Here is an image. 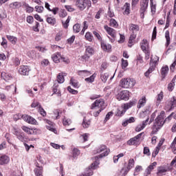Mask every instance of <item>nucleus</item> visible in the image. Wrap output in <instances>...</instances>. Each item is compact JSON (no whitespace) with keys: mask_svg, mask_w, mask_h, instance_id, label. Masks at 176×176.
Masks as SVG:
<instances>
[{"mask_svg":"<svg viewBox=\"0 0 176 176\" xmlns=\"http://www.w3.org/2000/svg\"><path fill=\"white\" fill-rule=\"evenodd\" d=\"M101 47L104 52H110L112 49V45L109 43H107L104 41L101 42Z\"/></svg>","mask_w":176,"mask_h":176,"instance_id":"nucleus-15","label":"nucleus"},{"mask_svg":"<svg viewBox=\"0 0 176 176\" xmlns=\"http://www.w3.org/2000/svg\"><path fill=\"white\" fill-rule=\"evenodd\" d=\"M134 122H135V119L134 118V117H131L129 119L126 120L122 123V126H124V127H126V126H127L129 123H134Z\"/></svg>","mask_w":176,"mask_h":176,"instance_id":"nucleus-34","label":"nucleus"},{"mask_svg":"<svg viewBox=\"0 0 176 176\" xmlns=\"http://www.w3.org/2000/svg\"><path fill=\"white\" fill-rule=\"evenodd\" d=\"M91 123V121L90 120H86V118H84L83 122H82V126L84 129H87Z\"/></svg>","mask_w":176,"mask_h":176,"instance_id":"nucleus-37","label":"nucleus"},{"mask_svg":"<svg viewBox=\"0 0 176 176\" xmlns=\"http://www.w3.org/2000/svg\"><path fill=\"white\" fill-rule=\"evenodd\" d=\"M78 75H80V76H89L91 75V73L87 70H81L78 72Z\"/></svg>","mask_w":176,"mask_h":176,"instance_id":"nucleus-33","label":"nucleus"},{"mask_svg":"<svg viewBox=\"0 0 176 176\" xmlns=\"http://www.w3.org/2000/svg\"><path fill=\"white\" fill-rule=\"evenodd\" d=\"M26 12L28 13H32V12H34V8L30 6L28 4H26Z\"/></svg>","mask_w":176,"mask_h":176,"instance_id":"nucleus-60","label":"nucleus"},{"mask_svg":"<svg viewBox=\"0 0 176 176\" xmlns=\"http://www.w3.org/2000/svg\"><path fill=\"white\" fill-rule=\"evenodd\" d=\"M156 166H157V162H153L146 169V173L147 175L151 174V173H152V170H154V168L156 167Z\"/></svg>","mask_w":176,"mask_h":176,"instance_id":"nucleus-19","label":"nucleus"},{"mask_svg":"<svg viewBox=\"0 0 176 176\" xmlns=\"http://www.w3.org/2000/svg\"><path fill=\"white\" fill-rule=\"evenodd\" d=\"M116 97L118 101H122V100L128 101L130 98V91L127 90L120 91L118 93Z\"/></svg>","mask_w":176,"mask_h":176,"instance_id":"nucleus-5","label":"nucleus"},{"mask_svg":"<svg viewBox=\"0 0 176 176\" xmlns=\"http://www.w3.org/2000/svg\"><path fill=\"white\" fill-rule=\"evenodd\" d=\"M159 61V57L154 56V58H151V62H150V67L147 70L150 74L153 72L155 71V68L156 67V64H157V62Z\"/></svg>","mask_w":176,"mask_h":176,"instance_id":"nucleus-10","label":"nucleus"},{"mask_svg":"<svg viewBox=\"0 0 176 176\" xmlns=\"http://www.w3.org/2000/svg\"><path fill=\"white\" fill-rule=\"evenodd\" d=\"M70 85H72L73 87H74L75 88L79 87V85L78 84V81L74 79V78H71Z\"/></svg>","mask_w":176,"mask_h":176,"instance_id":"nucleus-47","label":"nucleus"},{"mask_svg":"<svg viewBox=\"0 0 176 176\" xmlns=\"http://www.w3.org/2000/svg\"><path fill=\"white\" fill-rule=\"evenodd\" d=\"M168 70H169L168 66H167V65H165L162 67L161 74H162L163 79H164V78H166V76H167V74H168Z\"/></svg>","mask_w":176,"mask_h":176,"instance_id":"nucleus-20","label":"nucleus"},{"mask_svg":"<svg viewBox=\"0 0 176 176\" xmlns=\"http://www.w3.org/2000/svg\"><path fill=\"white\" fill-rule=\"evenodd\" d=\"M142 134H144V132L139 133L138 135L131 138L127 142V144L129 146L131 145H140V138L142 137Z\"/></svg>","mask_w":176,"mask_h":176,"instance_id":"nucleus-9","label":"nucleus"},{"mask_svg":"<svg viewBox=\"0 0 176 176\" xmlns=\"http://www.w3.org/2000/svg\"><path fill=\"white\" fill-rule=\"evenodd\" d=\"M124 113H126V110H124L122 107L121 108L118 109L116 116H123Z\"/></svg>","mask_w":176,"mask_h":176,"instance_id":"nucleus-35","label":"nucleus"},{"mask_svg":"<svg viewBox=\"0 0 176 176\" xmlns=\"http://www.w3.org/2000/svg\"><path fill=\"white\" fill-rule=\"evenodd\" d=\"M133 167H134V159H130L126 168L127 170H131Z\"/></svg>","mask_w":176,"mask_h":176,"instance_id":"nucleus-48","label":"nucleus"},{"mask_svg":"<svg viewBox=\"0 0 176 176\" xmlns=\"http://www.w3.org/2000/svg\"><path fill=\"white\" fill-rule=\"evenodd\" d=\"M104 28L107 34L111 36V38L116 37V30H115L113 28H109L108 25H104Z\"/></svg>","mask_w":176,"mask_h":176,"instance_id":"nucleus-13","label":"nucleus"},{"mask_svg":"<svg viewBox=\"0 0 176 176\" xmlns=\"http://www.w3.org/2000/svg\"><path fill=\"white\" fill-rule=\"evenodd\" d=\"M10 160L9 157L7 155H2L0 157V164H8Z\"/></svg>","mask_w":176,"mask_h":176,"instance_id":"nucleus-22","label":"nucleus"},{"mask_svg":"<svg viewBox=\"0 0 176 176\" xmlns=\"http://www.w3.org/2000/svg\"><path fill=\"white\" fill-rule=\"evenodd\" d=\"M176 107V97H172L169 100L166 102L165 104V111L167 112H170V111H173Z\"/></svg>","mask_w":176,"mask_h":176,"instance_id":"nucleus-6","label":"nucleus"},{"mask_svg":"<svg viewBox=\"0 0 176 176\" xmlns=\"http://www.w3.org/2000/svg\"><path fill=\"white\" fill-rule=\"evenodd\" d=\"M150 5L152 13H156V3H153V0H150Z\"/></svg>","mask_w":176,"mask_h":176,"instance_id":"nucleus-43","label":"nucleus"},{"mask_svg":"<svg viewBox=\"0 0 176 176\" xmlns=\"http://www.w3.org/2000/svg\"><path fill=\"white\" fill-rule=\"evenodd\" d=\"M52 59L54 63L58 64V63H60L61 59V54L60 52H56L52 56Z\"/></svg>","mask_w":176,"mask_h":176,"instance_id":"nucleus-17","label":"nucleus"},{"mask_svg":"<svg viewBox=\"0 0 176 176\" xmlns=\"http://www.w3.org/2000/svg\"><path fill=\"white\" fill-rule=\"evenodd\" d=\"M1 78L6 80V82H8V80H10V79L12 78V75L6 74L5 72L1 73Z\"/></svg>","mask_w":176,"mask_h":176,"instance_id":"nucleus-30","label":"nucleus"},{"mask_svg":"<svg viewBox=\"0 0 176 176\" xmlns=\"http://www.w3.org/2000/svg\"><path fill=\"white\" fill-rule=\"evenodd\" d=\"M10 8L12 9H19V8H21V3L19 1H16L10 4Z\"/></svg>","mask_w":176,"mask_h":176,"instance_id":"nucleus-32","label":"nucleus"},{"mask_svg":"<svg viewBox=\"0 0 176 176\" xmlns=\"http://www.w3.org/2000/svg\"><path fill=\"white\" fill-rule=\"evenodd\" d=\"M78 155H80V151H79V149L76 148H74L72 151V160H75V159H78Z\"/></svg>","mask_w":176,"mask_h":176,"instance_id":"nucleus-23","label":"nucleus"},{"mask_svg":"<svg viewBox=\"0 0 176 176\" xmlns=\"http://www.w3.org/2000/svg\"><path fill=\"white\" fill-rule=\"evenodd\" d=\"M39 105H41V103H39V102L38 101H34L32 104H31V107L32 108H38V109H39Z\"/></svg>","mask_w":176,"mask_h":176,"instance_id":"nucleus-57","label":"nucleus"},{"mask_svg":"<svg viewBox=\"0 0 176 176\" xmlns=\"http://www.w3.org/2000/svg\"><path fill=\"white\" fill-rule=\"evenodd\" d=\"M129 65V62L124 59H122V69H124Z\"/></svg>","mask_w":176,"mask_h":176,"instance_id":"nucleus-58","label":"nucleus"},{"mask_svg":"<svg viewBox=\"0 0 176 176\" xmlns=\"http://www.w3.org/2000/svg\"><path fill=\"white\" fill-rule=\"evenodd\" d=\"M165 38H166V46L167 47L170 45V32L168 30H166L165 32Z\"/></svg>","mask_w":176,"mask_h":176,"instance_id":"nucleus-28","label":"nucleus"},{"mask_svg":"<svg viewBox=\"0 0 176 176\" xmlns=\"http://www.w3.org/2000/svg\"><path fill=\"white\" fill-rule=\"evenodd\" d=\"M63 126H69L72 123L71 121V119L67 118L66 117H64L63 120Z\"/></svg>","mask_w":176,"mask_h":176,"instance_id":"nucleus-42","label":"nucleus"},{"mask_svg":"<svg viewBox=\"0 0 176 176\" xmlns=\"http://www.w3.org/2000/svg\"><path fill=\"white\" fill-rule=\"evenodd\" d=\"M151 114V106H148L146 107V110L141 113L140 116L141 118H144L146 115L147 118H149V115Z\"/></svg>","mask_w":176,"mask_h":176,"instance_id":"nucleus-24","label":"nucleus"},{"mask_svg":"<svg viewBox=\"0 0 176 176\" xmlns=\"http://www.w3.org/2000/svg\"><path fill=\"white\" fill-rule=\"evenodd\" d=\"M129 31H131L133 34H137L140 31V26L133 23L129 25Z\"/></svg>","mask_w":176,"mask_h":176,"instance_id":"nucleus-16","label":"nucleus"},{"mask_svg":"<svg viewBox=\"0 0 176 176\" xmlns=\"http://www.w3.org/2000/svg\"><path fill=\"white\" fill-rule=\"evenodd\" d=\"M113 115V112H112V111L109 112L106 115V117L104 118V122H108V120L110 119L111 116H112Z\"/></svg>","mask_w":176,"mask_h":176,"instance_id":"nucleus-61","label":"nucleus"},{"mask_svg":"<svg viewBox=\"0 0 176 176\" xmlns=\"http://www.w3.org/2000/svg\"><path fill=\"white\" fill-rule=\"evenodd\" d=\"M22 119H23L25 122H27V123H29L30 124H38L36 120H35V118H32L31 116L23 115Z\"/></svg>","mask_w":176,"mask_h":176,"instance_id":"nucleus-11","label":"nucleus"},{"mask_svg":"<svg viewBox=\"0 0 176 176\" xmlns=\"http://www.w3.org/2000/svg\"><path fill=\"white\" fill-rule=\"evenodd\" d=\"M109 152H111V151L109 148H107V146H101L100 148L97 150V153L100 154L99 155L95 156L93 158L94 163L91 164V168H92V170H96V167L100 164L98 159H102V157L108 156Z\"/></svg>","mask_w":176,"mask_h":176,"instance_id":"nucleus-1","label":"nucleus"},{"mask_svg":"<svg viewBox=\"0 0 176 176\" xmlns=\"http://www.w3.org/2000/svg\"><path fill=\"white\" fill-rule=\"evenodd\" d=\"M18 72L20 75H23V76H28L30 74V68L25 65L21 66Z\"/></svg>","mask_w":176,"mask_h":176,"instance_id":"nucleus-12","label":"nucleus"},{"mask_svg":"<svg viewBox=\"0 0 176 176\" xmlns=\"http://www.w3.org/2000/svg\"><path fill=\"white\" fill-rule=\"evenodd\" d=\"M167 173V168L166 166H159L157 168V175H164Z\"/></svg>","mask_w":176,"mask_h":176,"instance_id":"nucleus-21","label":"nucleus"},{"mask_svg":"<svg viewBox=\"0 0 176 176\" xmlns=\"http://www.w3.org/2000/svg\"><path fill=\"white\" fill-rule=\"evenodd\" d=\"M42 167H38L34 169V172L36 176H43L42 175Z\"/></svg>","mask_w":176,"mask_h":176,"instance_id":"nucleus-49","label":"nucleus"},{"mask_svg":"<svg viewBox=\"0 0 176 176\" xmlns=\"http://www.w3.org/2000/svg\"><path fill=\"white\" fill-rule=\"evenodd\" d=\"M90 5L91 4L89 0H77L76 1V6L80 10H85V8L90 6Z\"/></svg>","mask_w":176,"mask_h":176,"instance_id":"nucleus-7","label":"nucleus"},{"mask_svg":"<svg viewBox=\"0 0 176 176\" xmlns=\"http://www.w3.org/2000/svg\"><path fill=\"white\" fill-rule=\"evenodd\" d=\"M102 14H104V10L100 9L97 12V13L95 16V19H100V16H102Z\"/></svg>","mask_w":176,"mask_h":176,"instance_id":"nucleus-53","label":"nucleus"},{"mask_svg":"<svg viewBox=\"0 0 176 176\" xmlns=\"http://www.w3.org/2000/svg\"><path fill=\"white\" fill-rule=\"evenodd\" d=\"M85 38L87 39V41H88L89 42H92L93 39H94V37H93V34L90 32H87L85 34Z\"/></svg>","mask_w":176,"mask_h":176,"instance_id":"nucleus-40","label":"nucleus"},{"mask_svg":"<svg viewBox=\"0 0 176 176\" xmlns=\"http://www.w3.org/2000/svg\"><path fill=\"white\" fill-rule=\"evenodd\" d=\"M46 21L50 25H56V18H54V16H51V17L48 16L46 19Z\"/></svg>","mask_w":176,"mask_h":176,"instance_id":"nucleus-27","label":"nucleus"},{"mask_svg":"<svg viewBox=\"0 0 176 176\" xmlns=\"http://www.w3.org/2000/svg\"><path fill=\"white\" fill-rule=\"evenodd\" d=\"M12 176H23V173L20 170H16L12 173Z\"/></svg>","mask_w":176,"mask_h":176,"instance_id":"nucleus-64","label":"nucleus"},{"mask_svg":"<svg viewBox=\"0 0 176 176\" xmlns=\"http://www.w3.org/2000/svg\"><path fill=\"white\" fill-rule=\"evenodd\" d=\"M16 138H18L19 141H21V142H23V141H24V133H21L19 135L16 136Z\"/></svg>","mask_w":176,"mask_h":176,"instance_id":"nucleus-63","label":"nucleus"},{"mask_svg":"<svg viewBox=\"0 0 176 176\" xmlns=\"http://www.w3.org/2000/svg\"><path fill=\"white\" fill-rule=\"evenodd\" d=\"M35 9H36V11L38 12V13H42V12L45 10V8H43V6H35Z\"/></svg>","mask_w":176,"mask_h":176,"instance_id":"nucleus-54","label":"nucleus"},{"mask_svg":"<svg viewBox=\"0 0 176 176\" xmlns=\"http://www.w3.org/2000/svg\"><path fill=\"white\" fill-rule=\"evenodd\" d=\"M67 11H65V10H62L59 13L60 17H62L63 19H64V17H67Z\"/></svg>","mask_w":176,"mask_h":176,"instance_id":"nucleus-59","label":"nucleus"},{"mask_svg":"<svg viewBox=\"0 0 176 176\" xmlns=\"http://www.w3.org/2000/svg\"><path fill=\"white\" fill-rule=\"evenodd\" d=\"M101 80L103 83H105L107 80H108V78H109V74L108 73H104L103 74H101Z\"/></svg>","mask_w":176,"mask_h":176,"instance_id":"nucleus-41","label":"nucleus"},{"mask_svg":"<svg viewBox=\"0 0 176 176\" xmlns=\"http://www.w3.org/2000/svg\"><path fill=\"white\" fill-rule=\"evenodd\" d=\"M82 140H83V142H86V141H87V140L89 139V137H90V134L89 133H83L81 135Z\"/></svg>","mask_w":176,"mask_h":176,"instance_id":"nucleus-55","label":"nucleus"},{"mask_svg":"<svg viewBox=\"0 0 176 176\" xmlns=\"http://www.w3.org/2000/svg\"><path fill=\"white\" fill-rule=\"evenodd\" d=\"M104 104H105V102L104 101V99H99L96 100L92 104H91V109H98L97 111L94 113V116L95 118H97L98 115H100V113L104 111L105 109V106H104Z\"/></svg>","mask_w":176,"mask_h":176,"instance_id":"nucleus-3","label":"nucleus"},{"mask_svg":"<svg viewBox=\"0 0 176 176\" xmlns=\"http://www.w3.org/2000/svg\"><path fill=\"white\" fill-rule=\"evenodd\" d=\"M38 111L39 113H40L42 116H43V117L46 116V111H45V109H43L42 108V106H41V105H39V106H38Z\"/></svg>","mask_w":176,"mask_h":176,"instance_id":"nucleus-50","label":"nucleus"},{"mask_svg":"<svg viewBox=\"0 0 176 176\" xmlns=\"http://www.w3.org/2000/svg\"><path fill=\"white\" fill-rule=\"evenodd\" d=\"M69 21H71V16H68L65 22L62 21L64 28H68V26L69 25Z\"/></svg>","mask_w":176,"mask_h":176,"instance_id":"nucleus-46","label":"nucleus"},{"mask_svg":"<svg viewBox=\"0 0 176 176\" xmlns=\"http://www.w3.org/2000/svg\"><path fill=\"white\" fill-rule=\"evenodd\" d=\"M86 54L88 56H92V54H94V50L93 49V47L88 46L86 48Z\"/></svg>","mask_w":176,"mask_h":176,"instance_id":"nucleus-39","label":"nucleus"},{"mask_svg":"<svg viewBox=\"0 0 176 176\" xmlns=\"http://www.w3.org/2000/svg\"><path fill=\"white\" fill-rule=\"evenodd\" d=\"M21 129L23 130V131H25V133H27V134H36V129H31L25 126H22Z\"/></svg>","mask_w":176,"mask_h":176,"instance_id":"nucleus-18","label":"nucleus"},{"mask_svg":"<svg viewBox=\"0 0 176 176\" xmlns=\"http://www.w3.org/2000/svg\"><path fill=\"white\" fill-rule=\"evenodd\" d=\"M149 3V0H142L140 2V16L144 17L145 16V12L148 9V5Z\"/></svg>","mask_w":176,"mask_h":176,"instance_id":"nucleus-8","label":"nucleus"},{"mask_svg":"<svg viewBox=\"0 0 176 176\" xmlns=\"http://www.w3.org/2000/svg\"><path fill=\"white\" fill-rule=\"evenodd\" d=\"M164 111H162L160 114L156 118L155 122L153 126V133L154 134H156V133L163 127V125L166 122V120H164Z\"/></svg>","mask_w":176,"mask_h":176,"instance_id":"nucleus-2","label":"nucleus"},{"mask_svg":"<svg viewBox=\"0 0 176 176\" xmlns=\"http://www.w3.org/2000/svg\"><path fill=\"white\" fill-rule=\"evenodd\" d=\"M73 31L76 34L80 32V24L76 23L73 26Z\"/></svg>","mask_w":176,"mask_h":176,"instance_id":"nucleus-38","label":"nucleus"},{"mask_svg":"<svg viewBox=\"0 0 176 176\" xmlns=\"http://www.w3.org/2000/svg\"><path fill=\"white\" fill-rule=\"evenodd\" d=\"M146 47H148V41L144 39L141 43V49L146 53Z\"/></svg>","mask_w":176,"mask_h":176,"instance_id":"nucleus-29","label":"nucleus"},{"mask_svg":"<svg viewBox=\"0 0 176 176\" xmlns=\"http://www.w3.org/2000/svg\"><path fill=\"white\" fill-rule=\"evenodd\" d=\"M157 34V29L156 28V27H154L153 34H152V38H151L152 41H155V39L156 38Z\"/></svg>","mask_w":176,"mask_h":176,"instance_id":"nucleus-56","label":"nucleus"},{"mask_svg":"<svg viewBox=\"0 0 176 176\" xmlns=\"http://www.w3.org/2000/svg\"><path fill=\"white\" fill-rule=\"evenodd\" d=\"M61 38H63V34L58 32L55 37V40L58 42V41H61Z\"/></svg>","mask_w":176,"mask_h":176,"instance_id":"nucleus-62","label":"nucleus"},{"mask_svg":"<svg viewBox=\"0 0 176 176\" xmlns=\"http://www.w3.org/2000/svg\"><path fill=\"white\" fill-rule=\"evenodd\" d=\"M94 79H96V74H93L90 77L85 78V82H87V83H93Z\"/></svg>","mask_w":176,"mask_h":176,"instance_id":"nucleus-44","label":"nucleus"},{"mask_svg":"<svg viewBox=\"0 0 176 176\" xmlns=\"http://www.w3.org/2000/svg\"><path fill=\"white\" fill-rule=\"evenodd\" d=\"M136 104H137V100L134 99L133 100H131L128 103L124 104V105H122V107L124 109V110L126 112V111H127V109H130V108H131V107H134V105H135Z\"/></svg>","mask_w":176,"mask_h":176,"instance_id":"nucleus-14","label":"nucleus"},{"mask_svg":"<svg viewBox=\"0 0 176 176\" xmlns=\"http://www.w3.org/2000/svg\"><path fill=\"white\" fill-rule=\"evenodd\" d=\"M7 38L8 41H10V42H11V43H12V45H16V42H17V38L13 36L7 35Z\"/></svg>","mask_w":176,"mask_h":176,"instance_id":"nucleus-36","label":"nucleus"},{"mask_svg":"<svg viewBox=\"0 0 176 176\" xmlns=\"http://www.w3.org/2000/svg\"><path fill=\"white\" fill-rule=\"evenodd\" d=\"M164 94L163 91H161L158 95L157 98V100L158 104H160V102L163 100Z\"/></svg>","mask_w":176,"mask_h":176,"instance_id":"nucleus-52","label":"nucleus"},{"mask_svg":"<svg viewBox=\"0 0 176 176\" xmlns=\"http://www.w3.org/2000/svg\"><path fill=\"white\" fill-rule=\"evenodd\" d=\"M120 86L123 89H131L135 86V80L134 78H122L120 80Z\"/></svg>","mask_w":176,"mask_h":176,"instance_id":"nucleus-4","label":"nucleus"},{"mask_svg":"<svg viewBox=\"0 0 176 176\" xmlns=\"http://www.w3.org/2000/svg\"><path fill=\"white\" fill-rule=\"evenodd\" d=\"M46 128L47 129V130H50V131H52V133L57 134V130L54 129V126L53 125H47Z\"/></svg>","mask_w":176,"mask_h":176,"instance_id":"nucleus-51","label":"nucleus"},{"mask_svg":"<svg viewBox=\"0 0 176 176\" xmlns=\"http://www.w3.org/2000/svg\"><path fill=\"white\" fill-rule=\"evenodd\" d=\"M145 104H146V98H145V96H143L142 98H141L138 103V108H142V107H144Z\"/></svg>","mask_w":176,"mask_h":176,"instance_id":"nucleus-26","label":"nucleus"},{"mask_svg":"<svg viewBox=\"0 0 176 176\" xmlns=\"http://www.w3.org/2000/svg\"><path fill=\"white\" fill-rule=\"evenodd\" d=\"M109 25L113 28H118V27H119V23H118V21H116V20L114 19H111Z\"/></svg>","mask_w":176,"mask_h":176,"instance_id":"nucleus-31","label":"nucleus"},{"mask_svg":"<svg viewBox=\"0 0 176 176\" xmlns=\"http://www.w3.org/2000/svg\"><path fill=\"white\" fill-rule=\"evenodd\" d=\"M64 75L62 73L59 74L57 76V82L58 83H64Z\"/></svg>","mask_w":176,"mask_h":176,"instance_id":"nucleus-45","label":"nucleus"},{"mask_svg":"<svg viewBox=\"0 0 176 176\" xmlns=\"http://www.w3.org/2000/svg\"><path fill=\"white\" fill-rule=\"evenodd\" d=\"M124 14H130V3H125L123 6Z\"/></svg>","mask_w":176,"mask_h":176,"instance_id":"nucleus-25","label":"nucleus"}]
</instances>
